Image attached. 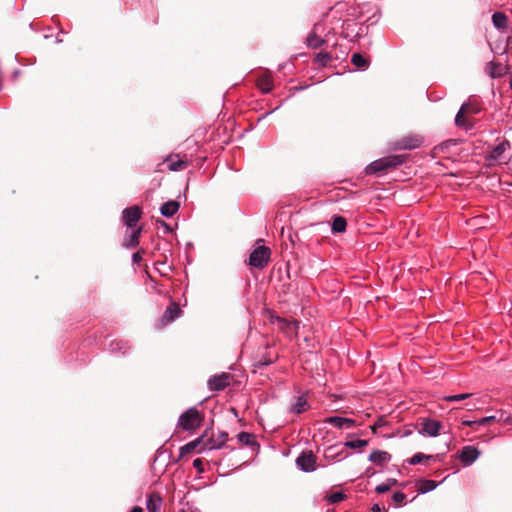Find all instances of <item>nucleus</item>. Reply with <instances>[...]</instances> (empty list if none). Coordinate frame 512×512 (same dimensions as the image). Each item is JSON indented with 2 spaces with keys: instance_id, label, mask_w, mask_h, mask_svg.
Segmentation results:
<instances>
[{
  "instance_id": "10",
  "label": "nucleus",
  "mask_w": 512,
  "mask_h": 512,
  "mask_svg": "<svg viewBox=\"0 0 512 512\" xmlns=\"http://www.w3.org/2000/svg\"><path fill=\"white\" fill-rule=\"evenodd\" d=\"M141 217V210L137 206L127 208L123 211L124 224L133 228Z\"/></svg>"
},
{
  "instance_id": "7",
  "label": "nucleus",
  "mask_w": 512,
  "mask_h": 512,
  "mask_svg": "<svg viewBox=\"0 0 512 512\" xmlns=\"http://www.w3.org/2000/svg\"><path fill=\"white\" fill-rule=\"evenodd\" d=\"M442 428L441 422L425 418L420 424L419 433L429 437H436Z\"/></svg>"
},
{
  "instance_id": "13",
  "label": "nucleus",
  "mask_w": 512,
  "mask_h": 512,
  "mask_svg": "<svg viewBox=\"0 0 512 512\" xmlns=\"http://www.w3.org/2000/svg\"><path fill=\"white\" fill-rule=\"evenodd\" d=\"M325 423L331 424L337 428H352L356 426V421L350 418H344L339 416H332L325 419Z\"/></svg>"
},
{
  "instance_id": "37",
  "label": "nucleus",
  "mask_w": 512,
  "mask_h": 512,
  "mask_svg": "<svg viewBox=\"0 0 512 512\" xmlns=\"http://www.w3.org/2000/svg\"><path fill=\"white\" fill-rule=\"evenodd\" d=\"M509 146V143L508 142H503L501 143L500 145H498L495 149H494V152H493V155L495 157H498L501 155V153H503L506 149V147Z\"/></svg>"
},
{
  "instance_id": "25",
  "label": "nucleus",
  "mask_w": 512,
  "mask_h": 512,
  "mask_svg": "<svg viewBox=\"0 0 512 512\" xmlns=\"http://www.w3.org/2000/svg\"><path fill=\"white\" fill-rule=\"evenodd\" d=\"M110 348L114 352H120L122 354H125L129 348L127 342L122 340H115L112 341L110 344Z\"/></svg>"
},
{
  "instance_id": "12",
  "label": "nucleus",
  "mask_w": 512,
  "mask_h": 512,
  "mask_svg": "<svg viewBox=\"0 0 512 512\" xmlns=\"http://www.w3.org/2000/svg\"><path fill=\"white\" fill-rule=\"evenodd\" d=\"M227 433L219 432L216 436H212L207 442L204 444V448L208 450L220 449L222 448L227 441Z\"/></svg>"
},
{
  "instance_id": "15",
  "label": "nucleus",
  "mask_w": 512,
  "mask_h": 512,
  "mask_svg": "<svg viewBox=\"0 0 512 512\" xmlns=\"http://www.w3.org/2000/svg\"><path fill=\"white\" fill-rule=\"evenodd\" d=\"M368 459L378 466H383L391 460V454L387 451L374 450L370 453Z\"/></svg>"
},
{
  "instance_id": "32",
  "label": "nucleus",
  "mask_w": 512,
  "mask_h": 512,
  "mask_svg": "<svg viewBox=\"0 0 512 512\" xmlns=\"http://www.w3.org/2000/svg\"><path fill=\"white\" fill-rule=\"evenodd\" d=\"M258 86L264 93H268L272 89V81L269 77H264L259 80Z\"/></svg>"
},
{
  "instance_id": "9",
  "label": "nucleus",
  "mask_w": 512,
  "mask_h": 512,
  "mask_svg": "<svg viewBox=\"0 0 512 512\" xmlns=\"http://www.w3.org/2000/svg\"><path fill=\"white\" fill-rule=\"evenodd\" d=\"M480 456V451L474 446H464L459 454V459L464 466H469Z\"/></svg>"
},
{
  "instance_id": "29",
  "label": "nucleus",
  "mask_w": 512,
  "mask_h": 512,
  "mask_svg": "<svg viewBox=\"0 0 512 512\" xmlns=\"http://www.w3.org/2000/svg\"><path fill=\"white\" fill-rule=\"evenodd\" d=\"M322 43L323 39L317 36L315 32L310 33L307 37V45L311 48H318L322 45Z\"/></svg>"
},
{
  "instance_id": "16",
  "label": "nucleus",
  "mask_w": 512,
  "mask_h": 512,
  "mask_svg": "<svg viewBox=\"0 0 512 512\" xmlns=\"http://www.w3.org/2000/svg\"><path fill=\"white\" fill-rule=\"evenodd\" d=\"M162 503L163 500L160 494L153 492L147 498L146 508L148 512H161Z\"/></svg>"
},
{
  "instance_id": "5",
  "label": "nucleus",
  "mask_w": 512,
  "mask_h": 512,
  "mask_svg": "<svg viewBox=\"0 0 512 512\" xmlns=\"http://www.w3.org/2000/svg\"><path fill=\"white\" fill-rule=\"evenodd\" d=\"M478 109L471 105L470 103H464L460 110L458 111L456 117H455V124L458 127H463L465 129L472 128V123L466 118V114H473L477 113Z\"/></svg>"
},
{
  "instance_id": "38",
  "label": "nucleus",
  "mask_w": 512,
  "mask_h": 512,
  "mask_svg": "<svg viewBox=\"0 0 512 512\" xmlns=\"http://www.w3.org/2000/svg\"><path fill=\"white\" fill-rule=\"evenodd\" d=\"M493 421H496V416H487V417H483L479 420H477V425L478 426H485L487 424H489L490 422H493Z\"/></svg>"
},
{
  "instance_id": "30",
  "label": "nucleus",
  "mask_w": 512,
  "mask_h": 512,
  "mask_svg": "<svg viewBox=\"0 0 512 512\" xmlns=\"http://www.w3.org/2000/svg\"><path fill=\"white\" fill-rule=\"evenodd\" d=\"M351 62L358 68L365 69L368 67V61L359 53H354Z\"/></svg>"
},
{
  "instance_id": "34",
  "label": "nucleus",
  "mask_w": 512,
  "mask_h": 512,
  "mask_svg": "<svg viewBox=\"0 0 512 512\" xmlns=\"http://www.w3.org/2000/svg\"><path fill=\"white\" fill-rule=\"evenodd\" d=\"M345 494L341 491L334 492L328 496V501L331 504L339 503L345 499Z\"/></svg>"
},
{
  "instance_id": "41",
  "label": "nucleus",
  "mask_w": 512,
  "mask_h": 512,
  "mask_svg": "<svg viewBox=\"0 0 512 512\" xmlns=\"http://www.w3.org/2000/svg\"><path fill=\"white\" fill-rule=\"evenodd\" d=\"M386 424V421L383 417L379 418L375 424L371 427L372 429V432L375 433L376 432V429L378 428H381L382 426H384Z\"/></svg>"
},
{
  "instance_id": "36",
  "label": "nucleus",
  "mask_w": 512,
  "mask_h": 512,
  "mask_svg": "<svg viewBox=\"0 0 512 512\" xmlns=\"http://www.w3.org/2000/svg\"><path fill=\"white\" fill-rule=\"evenodd\" d=\"M238 439L240 442L244 443L245 445H250L253 443V436L247 432L239 433Z\"/></svg>"
},
{
  "instance_id": "19",
  "label": "nucleus",
  "mask_w": 512,
  "mask_h": 512,
  "mask_svg": "<svg viewBox=\"0 0 512 512\" xmlns=\"http://www.w3.org/2000/svg\"><path fill=\"white\" fill-rule=\"evenodd\" d=\"M179 207H180V205L178 202L171 200V201L164 203L161 206L160 212L165 217H172L173 215H175L177 213V211L179 210Z\"/></svg>"
},
{
  "instance_id": "11",
  "label": "nucleus",
  "mask_w": 512,
  "mask_h": 512,
  "mask_svg": "<svg viewBox=\"0 0 512 512\" xmlns=\"http://www.w3.org/2000/svg\"><path fill=\"white\" fill-rule=\"evenodd\" d=\"M348 453H345L344 449H340L337 445L328 446L324 450V458L328 462H335L339 459H345L348 457Z\"/></svg>"
},
{
  "instance_id": "1",
  "label": "nucleus",
  "mask_w": 512,
  "mask_h": 512,
  "mask_svg": "<svg viewBox=\"0 0 512 512\" xmlns=\"http://www.w3.org/2000/svg\"><path fill=\"white\" fill-rule=\"evenodd\" d=\"M404 160L405 158L402 155H391L380 158L378 160L373 161L370 165L366 167V173L376 174L379 172H384L389 168L401 165L404 162Z\"/></svg>"
},
{
  "instance_id": "8",
  "label": "nucleus",
  "mask_w": 512,
  "mask_h": 512,
  "mask_svg": "<svg viewBox=\"0 0 512 512\" xmlns=\"http://www.w3.org/2000/svg\"><path fill=\"white\" fill-rule=\"evenodd\" d=\"M230 374L222 373L220 375H214L208 380L209 389L212 391H220L229 385Z\"/></svg>"
},
{
  "instance_id": "17",
  "label": "nucleus",
  "mask_w": 512,
  "mask_h": 512,
  "mask_svg": "<svg viewBox=\"0 0 512 512\" xmlns=\"http://www.w3.org/2000/svg\"><path fill=\"white\" fill-rule=\"evenodd\" d=\"M165 162L170 171H180L188 166V162L180 159L178 155L169 156Z\"/></svg>"
},
{
  "instance_id": "44",
  "label": "nucleus",
  "mask_w": 512,
  "mask_h": 512,
  "mask_svg": "<svg viewBox=\"0 0 512 512\" xmlns=\"http://www.w3.org/2000/svg\"><path fill=\"white\" fill-rule=\"evenodd\" d=\"M462 424L466 425V426L473 427V426L477 425V420H463Z\"/></svg>"
},
{
  "instance_id": "6",
  "label": "nucleus",
  "mask_w": 512,
  "mask_h": 512,
  "mask_svg": "<svg viewBox=\"0 0 512 512\" xmlns=\"http://www.w3.org/2000/svg\"><path fill=\"white\" fill-rule=\"evenodd\" d=\"M296 465L304 472H313L317 468L316 457L311 451H304L297 457Z\"/></svg>"
},
{
  "instance_id": "2",
  "label": "nucleus",
  "mask_w": 512,
  "mask_h": 512,
  "mask_svg": "<svg viewBox=\"0 0 512 512\" xmlns=\"http://www.w3.org/2000/svg\"><path fill=\"white\" fill-rule=\"evenodd\" d=\"M203 417L195 408H190L184 412L179 418V426L184 430H195L202 423Z\"/></svg>"
},
{
  "instance_id": "14",
  "label": "nucleus",
  "mask_w": 512,
  "mask_h": 512,
  "mask_svg": "<svg viewBox=\"0 0 512 512\" xmlns=\"http://www.w3.org/2000/svg\"><path fill=\"white\" fill-rule=\"evenodd\" d=\"M423 143V139L420 136L413 135L407 136L401 139V141L397 144L398 149H415L421 146Z\"/></svg>"
},
{
  "instance_id": "31",
  "label": "nucleus",
  "mask_w": 512,
  "mask_h": 512,
  "mask_svg": "<svg viewBox=\"0 0 512 512\" xmlns=\"http://www.w3.org/2000/svg\"><path fill=\"white\" fill-rule=\"evenodd\" d=\"M396 483H397V481L395 479H388L386 483H382V484L378 485L376 487V491L378 493H385V492L389 491Z\"/></svg>"
},
{
  "instance_id": "42",
  "label": "nucleus",
  "mask_w": 512,
  "mask_h": 512,
  "mask_svg": "<svg viewBox=\"0 0 512 512\" xmlns=\"http://www.w3.org/2000/svg\"><path fill=\"white\" fill-rule=\"evenodd\" d=\"M406 498V495L403 492H395L393 494V500L397 503H402Z\"/></svg>"
},
{
  "instance_id": "39",
  "label": "nucleus",
  "mask_w": 512,
  "mask_h": 512,
  "mask_svg": "<svg viewBox=\"0 0 512 512\" xmlns=\"http://www.w3.org/2000/svg\"><path fill=\"white\" fill-rule=\"evenodd\" d=\"M331 57L327 53H319L317 55V61L322 65H326L330 61Z\"/></svg>"
},
{
  "instance_id": "20",
  "label": "nucleus",
  "mask_w": 512,
  "mask_h": 512,
  "mask_svg": "<svg viewBox=\"0 0 512 512\" xmlns=\"http://www.w3.org/2000/svg\"><path fill=\"white\" fill-rule=\"evenodd\" d=\"M141 233V228L132 229L129 234H127L124 240V246L127 248H132L138 245L139 237Z\"/></svg>"
},
{
  "instance_id": "3",
  "label": "nucleus",
  "mask_w": 512,
  "mask_h": 512,
  "mask_svg": "<svg viewBox=\"0 0 512 512\" xmlns=\"http://www.w3.org/2000/svg\"><path fill=\"white\" fill-rule=\"evenodd\" d=\"M271 251L268 247L260 246L252 251L249 257V264L255 268H264L269 259Z\"/></svg>"
},
{
  "instance_id": "23",
  "label": "nucleus",
  "mask_w": 512,
  "mask_h": 512,
  "mask_svg": "<svg viewBox=\"0 0 512 512\" xmlns=\"http://www.w3.org/2000/svg\"><path fill=\"white\" fill-rule=\"evenodd\" d=\"M308 408L307 400L304 396H300L297 398L296 402L292 405L291 410L296 413L300 414L304 411H306Z\"/></svg>"
},
{
  "instance_id": "28",
  "label": "nucleus",
  "mask_w": 512,
  "mask_h": 512,
  "mask_svg": "<svg viewBox=\"0 0 512 512\" xmlns=\"http://www.w3.org/2000/svg\"><path fill=\"white\" fill-rule=\"evenodd\" d=\"M344 447L349 449H362L368 445L367 440L356 439L344 442Z\"/></svg>"
},
{
  "instance_id": "33",
  "label": "nucleus",
  "mask_w": 512,
  "mask_h": 512,
  "mask_svg": "<svg viewBox=\"0 0 512 512\" xmlns=\"http://www.w3.org/2000/svg\"><path fill=\"white\" fill-rule=\"evenodd\" d=\"M472 394L470 393H462V394H456V395H448L444 396V400L447 402H453V401H463L471 397Z\"/></svg>"
},
{
  "instance_id": "40",
  "label": "nucleus",
  "mask_w": 512,
  "mask_h": 512,
  "mask_svg": "<svg viewBox=\"0 0 512 512\" xmlns=\"http://www.w3.org/2000/svg\"><path fill=\"white\" fill-rule=\"evenodd\" d=\"M193 466H194V468H196L198 470L199 473H203L204 472V467H203L202 459H200V458L195 459L193 461Z\"/></svg>"
},
{
  "instance_id": "22",
  "label": "nucleus",
  "mask_w": 512,
  "mask_h": 512,
  "mask_svg": "<svg viewBox=\"0 0 512 512\" xmlns=\"http://www.w3.org/2000/svg\"><path fill=\"white\" fill-rule=\"evenodd\" d=\"M346 226H347L346 219L342 216H337L333 220L332 231L334 233H342L346 230Z\"/></svg>"
},
{
  "instance_id": "35",
  "label": "nucleus",
  "mask_w": 512,
  "mask_h": 512,
  "mask_svg": "<svg viewBox=\"0 0 512 512\" xmlns=\"http://www.w3.org/2000/svg\"><path fill=\"white\" fill-rule=\"evenodd\" d=\"M432 456L430 455H425V454H422V453H416L415 455H413L410 460H409V464L411 465H416L418 463H421L423 459H430Z\"/></svg>"
},
{
  "instance_id": "24",
  "label": "nucleus",
  "mask_w": 512,
  "mask_h": 512,
  "mask_svg": "<svg viewBox=\"0 0 512 512\" xmlns=\"http://www.w3.org/2000/svg\"><path fill=\"white\" fill-rule=\"evenodd\" d=\"M492 22L496 28L503 29L507 25V18L503 13L495 12L492 15Z\"/></svg>"
},
{
  "instance_id": "18",
  "label": "nucleus",
  "mask_w": 512,
  "mask_h": 512,
  "mask_svg": "<svg viewBox=\"0 0 512 512\" xmlns=\"http://www.w3.org/2000/svg\"><path fill=\"white\" fill-rule=\"evenodd\" d=\"M486 70L492 78H500L507 73V68L496 62H489L486 66Z\"/></svg>"
},
{
  "instance_id": "21",
  "label": "nucleus",
  "mask_w": 512,
  "mask_h": 512,
  "mask_svg": "<svg viewBox=\"0 0 512 512\" xmlns=\"http://www.w3.org/2000/svg\"><path fill=\"white\" fill-rule=\"evenodd\" d=\"M181 314L180 308L175 304L172 303L165 311L163 315V319L166 321V323H170L174 321L176 318H178Z\"/></svg>"
},
{
  "instance_id": "45",
  "label": "nucleus",
  "mask_w": 512,
  "mask_h": 512,
  "mask_svg": "<svg viewBox=\"0 0 512 512\" xmlns=\"http://www.w3.org/2000/svg\"><path fill=\"white\" fill-rule=\"evenodd\" d=\"M372 510L373 511H381V508H380L379 504H374L372 507Z\"/></svg>"
},
{
  "instance_id": "43",
  "label": "nucleus",
  "mask_w": 512,
  "mask_h": 512,
  "mask_svg": "<svg viewBox=\"0 0 512 512\" xmlns=\"http://www.w3.org/2000/svg\"><path fill=\"white\" fill-rule=\"evenodd\" d=\"M132 260H133L134 263L139 264L141 262V260H142L141 253L140 252L134 253L133 256H132Z\"/></svg>"
},
{
  "instance_id": "27",
  "label": "nucleus",
  "mask_w": 512,
  "mask_h": 512,
  "mask_svg": "<svg viewBox=\"0 0 512 512\" xmlns=\"http://www.w3.org/2000/svg\"><path fill=\"white\" fill-rule=\"evenodd\" d=\"M438 486L437 482L434 480H423L419 486V492L422 494L433 491Z\"/></svg>"
},
{
  "instance_id": "26",
  "label": "nucleus",
  "mask_w": 512,
  "mask_h": 512,
  "mask_svg": "<svg viewBox=\"0 0 512 512\" xmlns=\"http://www.w3.org/2000/svg\"><path fill=\"white\" fill-rule=\"evenodd\" d=\"M202 442V437H199L195 439L194 441H191L187 443L186 445L182 446L180 448V454L181 456L186 455L190 452H192L196 447Z\"/></svg>"
},
{
  "instance_id": "4",
  "label": "nucleus",
  "mask_w": 512,
  "mask_h": 512,
  "mask_svg": "<svg viewBox=\"0 0 512 512\" xmlns=\"http://www.w3.org/2000/svg\"><path fill=\"white\" fill-rule=\"evenodd\" d=\"M270 322L272 324L277 325V327L282 330L288 337L292 338L297 336L299 322L296 320H287L281 318L279 316H270Z\"/></svg>"
},
{
  "instance_id": "46",
  "label": "nucleus",
  "mask_w": 512,
  "mask_h": 512,
  "mask_svg": "<svg viewBox=\"0 0 512 512\" xmlns=\"http://www.w3.org/2000/svg\"><path fill=\"white\" fill-rule=\"evenodd\" d=\"M130 512H143V510L140 507H134Z\"/></svg>"
}]
</instances>
